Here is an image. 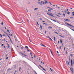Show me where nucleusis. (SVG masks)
Listing matches in <instances>:
<instances>
[{
  "label": "nucleus",
  "instance_id": "nucleus-1",
  "mask_svg": "<svg viewBox=\"0 0 74 74\" xmlns=\"http://www.w3.org/2000/svg\"><path fill=\"white\" fill-rule=\"evenodd\" d=\"M65 24H66V25H67V26H71V27H73L74 28V26L71 25V24H70L67 23H66Z\"/></svg>",
  "mask_w": 74,
  "mask_h": 74
},
{
  "label": "nucleus",
  "instance_id": "nucleus-2",
  "mask_svg": "<svg viewBox=\"0 0 74 74\" xmlns=\"http://www.w3.org/2000/svg\"><path fill=\"white\" fill-rule=\"evenodd\" d=\"M71 66H73V64H74V60H71Z\"/></svg>",
  "mask_w": 74,
  "mask_h": 74
},
{
  "label": "nucleus",
  "instance_id": "nucleus-3",
  "mask_svg": "<svg viewBox=\"0 0 74 74\" xmlns=\"http://www.w3.org/2000/svg\"><path fill=\"white\" fill-rule=\"evenodd\" d=\"M47 14L48 15H49L50 16H53V17H54V16H53V15H52L51 14H52V13H51V14L48 13H47Z\"/></svg>",
  "mask_w": 74,
  "mask_h": 74
},
{
  "label": "nucleus",
  "instance_id": "nucleus-4",
  "mask_svg": "<svg viewBox=\"0 0 74 74\" xmlns=\"http://www.w3.org/2000/svg\"><path fill=\"white\" fill-rule=\"evenodd\" d=\"M70 70L71 71L72 73H73L74 71V70H73V68H72L71 67L70 69Z\"/></svg>",
  "mask_w": 74,
  "mask_h": 74
},
{
  "label": "nucleus",
  "instance_id": "nucleus-5",
  "mask_svg": "<svg viewBox=\"0 0 74 74\" xmlns=\"http://www.w3.org/2000/svg\"><path fill=\"white\" fill-rule=\"evenodd\" d=\"M20 53H21V55H23V56H27V55L24 54L22 52H20Z\"/></svg>",
  "mask_w": 74,
  "mask_h": 74
},
{
  "label": "nucleus",
  "instance_id": "nucleus-6",
  "mask_svg": "<svg viewBox=\"0 0 74 74\" xmlns=\"http://www.w3.org/2000/svg\"><path fill=\"white\" fill-rule=\"evenodd\" d=\"M60 42L61 44H62V43H63V40H62V39H60Z\"/></svg>",
  "mask_w": 74,
  "mask_h": 74
},
{
  "label": "nucleus",
  "instance_id": "nucleus-7",
  "mask_svg": "<svg viewBox=\"0 0 74 74\" xmlns=\"http://www.w3.org/2000/svg\"><path fill=\"white\" fill-rule=\"evenodd\" d=\"M65 21H69V22L70 21V20H69L68 19H66V20H64Z\"/></svg>",
  "mask_w": 74,
  "mask_h": 74
},
{
  "label": "nucleus",
  "instance_id": "nucleus-8",
  "mask_svg": "<svg viewBox=\"0 0 74 74\" xmlns=\"http://www.w3.org/2000/svg\"><path fill=\"white\" fill-rule=\"evenodd\" d=\"M45 4H47V3H48V1H45Z\"/></svg>",
  "mask_w": 74,
  "mask_h": 74
},
{
  "label": "nucleus",
  "instance_id": "nucleus-9",
  "mask_svg": "<svg viewBox=\"0 0 74 74\" xmlns=\"http://www.w3.org/2000/svg\"><path fill=\"white\" fill-rule=\"evenodd\" d=\"M48 28L49 29H52V27L49 26V27H48Z\"/></svg>",
  "mask_w": 74,
  "mask_h": 74
},
{
  "label": "nucleus",
  "instance_id": "nucleus-10",
  "mask_svg": "<svg viewBox=\"0 0 74 74\" xmlns=\"http://www.w3.org/2000/svg\"><path fill=\"white\" fill-rule=\"evenodd\" d=\"M38 10V8H35L34 9V11H35V10Z\"/></svg>",
  "mask_w": 74,
  "mask_h": 74
},
{
  "label": "nucleus",
  "instance_id": "nucleus-11",
  "mask_svg": "<svg viewBox=\"0 0 74 74\" xmlns=\"http://www.w3.org/2000/svg\"><path fill=\"white\" fill-rule=\"evenodd\" d=\"M51 20H52V21H53L55 22H57V21H56L55 20H52V19H51Z\"/></svg>",
  "mask_w": 74,
  "mask_h": 74
},
{
  "label": "nucleus",
  "instance_id": "nucleus-12",
  "mask_svg": "<svg viewBox=\"0 0 74 74\" xmlns=\"http://www.w3.org/2000/svg\"><path fill=\"white\" fill-rule=\"evenodd\" d=\"M49 10H53V9H52L50 7V8H49Z\"/></svg>",
  "mask_w": 74,
  "mask_h": 74
},
{
  "label": "nucleus",
  "instance_id": "nucleus-13",
  "mask_svg": "<svg viewBox=\"0 0 74 74\" xmlns=\"http://www.w3.org/2000/svg\"><path fill=\"white\" fill-rule=\"evenodd\" d=\"M25 48L26 49H28V47L27 46H25Z\"/></svg>",
  "mask_w": 74,
  "mask_h": 74
},
{
  "label": "nucleus",
  "instance_id": "nucleus-14",
  "mask_svg": "<svg viewBox=\"0 0 74 74\" xmlns=\"http://www.w3.org/2000/svg\"><path fill=\"white\" fill-rule=\"evenodd\" d=\"M40 27L41 29H42V26L41 25H40Z\"/></svg>",
  "mask_w": 74,
  "mask_h": 74
},
{
  "label": "nucleus",
  "instance_id": "nucleus-15",
  "mask_svg": "<svg viewBox=\"0 0 74 74\" xmlns=\"http://www.w3.org/2000/svg\"><path fill=\"white\" fill-rule=\"evenodd\" d=\"M39 66H40V67H41V68H42H42H43V67H42V66H41L40 65H39Z\"/></svg>",
  "mask_w": 74,
  "mask_h": 74
},
{
  "label": "nucleus",
  "instance_id": "nucleus-16",
  "mask_svg": "<svg viewBox=\"0 0 74 74\" xmlns=\"http://www.w3.org/2000/svg\"><path fill=\"white\" fill-rule=\"evenodd\" d=\"M56 16H58V17H59L60 18V16L57 14H56Z\"/></svg>",
  "mask_w": 74,
  "mask_h": 74
},
{
  "label": "nucleus",
  "instance_id": "nucleus-17",
  "mask_svg": "<svg viewBox=\"0 0 74 74\" xmlns=\"http://www.w3.org/2000/svg\"><path fill=\"white\" fill-rule=\"evenodd\" d=\"M69 61L70 62V61H71V59H70V56H69Z\"/></svg>",
  "mask_w": 74,
  "mask_h": 74
},
{
  "label": "nucleus",
  "instance_id": "nucleus-18",
  "mask_svg": "<svg viewBox=\"0 0 74 74\" xmlns=\"http://www.w3.org/2000/svg\"><path fill=\"white\" fill-rule=\"evenodd\" d=\"M67 14H68V15H69V14H70V12H68Z\"/></svg>",
  "mask_w": 74,
  "mask_h": 74
},
{
  "label": "nucleus",
  "instance_id": "nucleus-19",
  "mask_svg": "<svg viewBox=\"0 0 74 74\" xmlns=\"http://www.w3.org/2000/svg\"><path fill=\"white\" fill-rule=\"evenodd\" d=\"M30 54L31 55V56H32V52L30 53Z\"/></svg>",
  "mask_w": 74,
  "mask_h": 74
},
{
  "label": "nucleus",
  "instance_id": "nucleus-20",
  "mask_svg": "<svg viewBox=\"0 0 74 74\" xmlns=\"http://www.w3.org/2000/svg\"><path fill=\"white\" fill-rule=\"evenodd\" d=\"M54 41H55L56 40V39H55V37H54Z\"/></svg>",
  "mask_w": 74,
  "mask_h": 74
},
{
  "label": "nucleus",
  "instance_id": "nucleus-21",
  "mask_svg": "<svg viewBox=\"0 0 74 74\" xmlns=\"http://www.w3.org/2000/svg\"><path fill=\"white\" fill-rule=\"evenodd\" d=\"M40 45H41V46H43V45H44L42 44L41 43V44H40Z\"/></svg>",
  "mask_w": 74,
  "mask_h": 74
},
{
  "label": "nucleus",
  "instance_id": "nucleus-22",
  "mask_svg": "<svg viewBox=\"0 0 74 74\" xmlns=\"http://www.w3.org/2000/svg\"><path fill=\"white\" fill-rule=\"evenodd\" d=\"M37 24L38 25V26H39V24H38V22L37 21Z\"/></svg>",
  "mask_w": 74,
  "mask_h": 74
},
{
  "label": "nucleus",
  "instance_id": "nucleus-23",
  "mask_svg": "<svg viewBox=\"0 0 74 74\" xmlns=\"http://www.w3.org/2000/svg\"><path fill=\"white\" fill-rule=\"evenodd\" d=\"M42 69H43V70H44V71H46V70H45V69H44V68H43Z\"/></svg>",
  "mask_w": 74,
  "mask_h": 74
},
{
  "label": "nucleus",
  "instance_id": "nucleus-24",
  "mask_svg": "<svg viewBox=\"0 0 74 74\" xmlns=\"http://www.w3.org/2000/svg\"><path fill=\"white\" fill-rule=\"evenodd\" d=\"M61 47H63V43H62V44Z\"/></svg>",
  "mask_w": 74,
  "mask_h": 74
},
{
  "label": "nucleus",
  "instance_id": "nucleus-25",
  "mask_svg": "<svg viewBox=\"0 0 74 74\" xmlns=\"http://www.w3.org/2000/svg\"><path fill=\"white\" fill-rule=\"evenodd\" d=\"M71 57H73V54H71Z\"/></svg>",
  "mask_w": 74,
  "mask_h": 74
},
{
  "label": "nucleus",
  "instance_id": "nucleus-26",
  "mask_svg": "<svg viewBox=\"0 0 74 74\" xmlns=\"http://www.w3.org/2000/svg\"><path fill=\"white\" fill-rule=\"evenodd\" d=\"M3 36H5V37L6 36H5V35L4 34L3 35Z\"/></svg>",
  "mask_w": 74,
  "mask_h": 74
},
{
  "label": "nucleus",
  "instance_id": "nucleus-27",
  "mask_svg": "<svg viewBox=\"0 0 74 74\" xmlns=\"http://www.w3.org/2000/svg\"><path fill=\"white\" fill-rule=\"evenodd\" d=\"M49 3H50L51 5H53L52 4H51V2L49 3Z\"/></svg>",
  "mask_w": 74,
  "mask_h": 74
},
{
  "label": "nucleus",
  "instance_id": "nucleus-28",
  "mask_svg": "<svg viewBox=\"0 0 74 74\" xmlns=\"http://www.w3.org/2000/svg\"><path fill=\"white\" fill-rule=\"evenodd\" d=\"M19 71H20V70H21V67H19Z\"/></svg>",
  "mask_w": 74,
  "mask_h": 74
},
{
  "label": "nucleus",
  "instance_id": "nucleus-29",
  "mask_svg": "<svg viewBox=\"0 0 74 74\" xmlns=\"http://www.w3.org/2000/svg\"><path fill=\"white\" fill-rule=\"evenodd\" d=\"M49 39H50V40H51L52 41V39H51V38H49Z\"/></svg>",
  "mask_w": 74,
  "mask_h": 74
},
{
  "label": "nucleus",
  "instance_id": "nucleus-30",
  "mask_svg": "<svg viewBox=\"0 0 74 74\" xmlns=\"http://www.w3.org/2000/svg\"><path fill=\"white\" fill-rule=\"evenodd\" d=\"M40 5H42V3H40Z\"/></svg>",
  "mask_w": 74,
  "mask_h": 74
},
{
  "label": "nucleus",
  "instance_id": "nucleus-31",
  "mask_svg": "<svg viewBox=\"0 0 74 74\" xmlns=\"http://www.w3.org/2000/svg\"><path fill=\"white\" fill-rule=\"evenodd\" d=\"M23 62H24V63H26V62L25 61H23Z\"/></svg>",
  "mask_w": 74,
  "mask_h": 74
},
{
  "label": "nucleus",
  "instance_id": "nucleus-32",
  "mask_svg": "<svg viewBox=\"0 0 74 74\" xmlns=\"http://www.w3.org/2000/svg\"><path fill=\"white\" fill-rule=\"evenodd\" d=\"M9 47H10V45H8V48H9Z\"/></svg>",
  "mask_w": 74,
  "mask_h": 74
},
{
  "label": "nucleus",
  "instance_id": "nucleus-33",
  "mask_svg": "<svg viewBox=\"0 0 74 74\" xmlns=\"http://www.w3.org/2000/svg\"><path fill=\"white\" fill-rule=\"evenodd\" d=\"M48 11H49V12H51V11L50 10H48Z\"/></svg>",
  "mask_w": 74,
  "mask_h": 74
},
{
  "label": "nucleus",
  "instance_id": "nucleus-34",
  "mask_svg": "<svg viewBox=\"0 0 74 74\" xmlns=\"http://www.w3.org/2000/svg\"><path fill=\"white\" fill-rule=\"evenodd\" d=\"M39 19H40V20H42V18H39Z\"/></svg>",
  "mask_w": 74,
  "mask_h": 74
},
{
  "label": "nucleus",
  "instance_id": "nucleus-35",
  "mask_svg": "<svg viewBox=\"0 0 74 74\" xmlns=\"http://www.w3.org/2000/svg\"><path fill=\"white\" fill-rule=\"evenodd\" d=\"M3 22H2V23H1V25H3Z\"/></svg>",
  "mask_w": 74,
  "mask_h": 74
},
{
  "label": "nucleus",
  "instance_id": "nucleus-36",
  "mask_svg": "<svg viewBox=\"0 0 74 74\" xmlns=\"http://www.w3.org/2000/svg\"><path fill=\"white\" fill-rule=\"evenodd\" d=\"M34 72L36 74H37V73L36 72V71H34Z\"/></svg>",
  "mask_w": 74,
  "mask_h": 74
},
{
  "label": "nucleus",
  "instance_id": "nucleus-37",
  "mask_svg": "<svg viewBox=\"0 0 74 74\" xmlns=\"http://www.w3.org/2000/svg\"><path fill=\"white\" fill-rule=\"evenodd\" d=\"M50 51H51V53H52V51H51V49H50Z\"/></svg>",
  "mask_w": 74,
  "mask_h": 74
},
{
  "label": "nucleus",
  "instance_id": "nucleus-38",
  "mask_svg": "<svg viewBox=\"0 0 74 74\" xmlns=\"http://www.w3.org/2000/svg\"><path fill=\"white\" fill-rule=\"evenodd\" d=\"M63 15L64 16H65V14L64 13L63 14Z\"/></svg>",
  "mask_w": 74,
  "mask_h": 74
},
{
  "label": "nucleus",
  "instance_id": "nucleus-39",
  "mask_svg": "<svg viewBox=\"0 0 74 74\" xmlns=\"http://www.w3.org/2000/svg\"><path fill=\"white\" fill-rule=\"evenodd\" d=\"M8 59V57H7L6 58V59H7H7Z\"/></svg>",
  "mask_w": 74,
  "mask_h": 74
},
{
  "label": "nucleus",
  "instance_id": "nucleus-40",
  "mask_svg": "<svg viewBox=\"0 0 74 74\" xmlns=\"http://www.w3.org/2000/svg\"><path fill=\"white\" fill-rule=\"evenodd\" d=\"M66 64H68V61H66Z\"/></svg>",
  "mask_w": 74,
  "mask_h": 74
},
{
  "label": "nucleus",
  "instance_id": "nucleus-41",
  "mask_svg": "<svg viewBox=\"0 0 74 74\" xmlns=\"http://www.w3.org/2000/svg\"><path fill=\"white\" fill-rule=\"evenodd\" d=\"M69 62H68V66H69Z\"/></svg>",
  "mask_w": 74,
  "mask_h": 74
},
{
  "label": "nucleus",
  "instance_id": "nucleus-42",
  "mask_svg": "<svg viewBox=\"0 0 74 74\" xmlns=\"http://www.w3.org/2000/svg\"><path fill=\"white\" fill-rule=\"evenodd\" d=\"M43 47H46V46L45 45H43Z\"/></svg>",
  "mask_w": 74,
  "mask_h": 74
},
{
  "label": "nucleus",
  "instance_id": "nucleus-43",
  "mask_svg": "<svg viewBox=\"0 0 74 74\" xmlns=\"http://www.w3.org/2000/svg\"><path fill=\"white\" fill-rule=\"evenodd\" d=\"M60 49H61V46H60Z\"/></svg>",
  "mask_w": 74,
  "mask_h": 74
},
{
  "label": "nucleus",
  "instance_id": "nucleus-44",
  "mask_svg": "<svg viewBox=\"0 0 74 74\" xmlns=\"http://www.w3.org/2000/svg\"><path fill=\"white\" fill-rule=\"evenodd\" d=\"M71 29L72 30H73V31H74V29Z\"/></svg>",
  "mask_w": 74,
  "mask_h": 74
},
{
  "label": "nucleus",
  "instance_id": "nucleus-45",
  "mask_svg": "<svg viewBox=\"0 0 74 74\" xmlns=\"http://www.w3.org/2000/svg\"><path fill=\"white\" fill-rule=\"evenodd\" d=\"M57 53H58V54L59 53V52H58V51H57Z\"/></svg>",
  "mask_w": 74,
  "mask_h": 74
},
{
  "label": "nucleus",
  "instance_id": "nucleus-46",
  "mask_svg": "<svg viewBox=\"0 0 74 74\" xmlns=\"http://www.w3.org/2000/svg\"><path fill=\"white\" fill-rule=\"evenodd\" d=\"M1 45V46H3V45H4V44H2Z\"/></svg>",
  "mask_w": 74,
  "mask_h": 74
},
{
  "label": "nucleus",
  "instance_id": "nucleus-47",
  "mask_svg": "<svg viewBox=\"0 0 74 74\" xmlns=\"http://www.w3.org/2000/svg\"><path fill=\"white\" fill-rule=\"evenodd\" d=\"M69 11V9H67V10H66V11Z\"/></svg>",
  "mask_w": 74,
  "mask_h": 74
},
{
  "label": "nucleus",
  "instance_id": "nucleus-48",
  "mask_svg": "<svg viewBox=\"0 0 74 74\" xmlns=\"http://www.w3.org/2000/svg\"><path fill=\"white\" fill-rule=\"evenodd\" d=\"M7 31L8 32H9V30H8V29L7 30Z\"/></svg>",
  "mask_w": 74,
  "mask_h": 74
},
{
  "label": "nucleus",
  "instance_id": "nucleus-49",
  "mask_svg": "<svg viewBox=\"0 0 74 74\" xmlns=\"http://www.w3.org/2000/svg\"><path fill=\"white\" fill-rule=\"evenodd\" d=\"M8 37L9 38H10V36H8Z\"/></svg>",
  "mask_w": 74,
  "mask_h": 74
},
{
  "label": "nucleus",
  "instance_id": "nucleus-50",
  "mask_svg": "<svg viewBox=\"0 0 74 74\" xmlns=\"http://www.w3.org/2000/svg\"><path fill=\"white\" fill-rule=\"evenodd\" d=\"M72 14H74V12H72Z\"/></svg>",
  "mask_w": 74,
  "mask_h": 74
},
{
  "label": "nucleus",
  "instance_id": "nucleus-51",
  "mask_svg": "<svg viewBox=\"0 0 74 74\" xmlns=\"http://www.w3.org/2000/svg\"><path fill=\"white\" fill-rule=\"evenodd\" d=\"M64 50L65 51H66V49H65V47L64 48Z\"/></svg>",
  "mask_w": 74,
  "mask_h": 74
},
{
  "label": "nucleus",
  "instance_id": "nucleus-52",
  "mask_svg": "<svg viewBox=\"0 0 74 74\" xmlns=\"http://www.w3.org/2000/svg\"><path fill=\"white\" fill-rule=\"evenodd\" d=\"M58 44H59V41H58Z\"/></svg>",
  "mask_w": 74,
  "mask_h": 74
},
{
  "label": "nucleus",
  "instance_id": "nucleus-53",
  "mask_svg": "<svg viewBox=\"0 0 74 74\" xmlns=\"http://www.w3.org/2000/svg\"><path fill=\"white\" fill-rule=\"evenodd\" d=\"M27 51L28 52H29V50L28 49H27Z\"/></svg>",
  "mask_w": 74,
  "mask_h": 74
},
{
  "label": "nucleus",
  "instance_id": "nucleus-54",
  "mask_svg": "<svg viewBox=\"0 0 74 74\" xmlns=\"http://www.w3.org/2000/svg\"><path fill=\"white\" fill-rule=\"evenodd\" d=\"M45 24L47 25V24H45V23H43V25H45Z\"/></svg>",
  "mask_w": 74,
  "mask_h": 74
},
{
  "label": "nucleus",
  "instance_id": "nucleus-55",
  "mask_svg": "<svg viewBox=\"0 0 74 74\" xmlns=\"http://www.w3.org/2000/svg\"><path fill=\"white\" fill-rule=\"evenodd\" d=\"M6 35H7V36H8V34H7V33H6Z\"/></svg>",
  "mask_w": 74,
  "mask_h": 74
},
{
  "label": "nucleus",
  "instance_id": "nucleus-56",
  "mask_svg": "<svg viewBox=\"0 0 74 74\" xmlns=\"http://www.w3.org/2000/svg\"><path fill=\"white\" fill-rule=\"evenodd\" d=\"M55 33H56V34H58V33L57 32H55Z\"/></svg>",
  "mask_w": 74,
  "mask_h": 74
},
{
  "label": "nucleus",
  "instance_id": "nucleus-57",
  "mask_svg": "<svg viewBox=\"0 0 74 74\" xmlns=\"http://www.w3.org/2000/svg\"><path fill=\"white\" fill-rule=\"evenodd\" d=\"M11 70V69H8V70Z\"/></svg>",
  "mask_w": 74,
  "mask_h": 74
},
{
  "label": "nucleus",
  "instance_id": "nucleus-58",
  "mask_svg": "<svg viewBox=\"0 0 74 74\" xmlns=\"http://www.w3.org/2000/svg\"><path fill=\"white\" fill-rule=\"evenodd\" d=\"M41 3H43V1H41Z\"/></svg>",
  "mask_w": 74,
  "mask_h": 74
},
{
  "label": "nucleus",
  "instance_id": "nucleus-59",
  "mask_svg": "<svg viewBox=\"0 0 74 74\" xmlns=\"http://www.w3.org/2000/svg\"><path fill=\"white\" fill-rule=\"evenodd\" d=\"M58 8H60V7H58Z\"/></svg>",
  "mask_w": 74,
  "mask_h": 74
},
{
  "label": "nucleus",
  "instance_id": "nucleus-60",
  "mask_svg": "<svg viewBox=\"0 0 74 74\" xmlns=\"http://www.w3.org/2000/svg\"><path fill=\"white\" fill-rule=\"evenodd\" d=\"M58 14H59L60 15H61V14H60V13H58Z\"/></svg>",
  "mask_w": 74,
  "mask_h": 74
},
{
  "label": "nucleus",
  "instance_id": "nucleus-61",
  "mask_svg": "<svg viewBox=\"0 0 74 74\" xmlns=\"http://www.w3.org/2000/svg\"><path fill=\"white\" fill-rule=\"evenodd\" d=\"M45 3V2H43V4H44Z\"/></svg>",
  "mask_w": 74,
  "mask_h": 74
},
{
  "label": "nucleus",
  "instance_id": "nucleus-62",
  "mask_svg": "<svg viewBox=\"0 0 74 74\" xmlns=\"http://www.w3.org/2000/svg\"><path fill=\"white\" fill-rule=\"evenodd\" d=\"M47 7V8H50V7Z\"/></svg>",
  "mask_w": 74,
  "mask_h": 74
},
{
  "label": "nucleus",
  "instance_id": "nucleus-63",
  "mask_svg": "<svg viewBox=\"0 0 74 74\" xmlns=\"http://www.w3.org/2000/svg\"><path fill=\"white\" fill-rule=\"evenodd\" d=\"M27 21L28 22H29V20H27Z\"/></svg>",
  "mask_w": 74,
  "mask_h": 74
},
{
  "label": "nucleus",
  "instance_id": "nucleus-64",
  "mask_svg": "<svg viewBox=\"0 0 74 74\" xmlns=\"http://www.w3.org/2000/svg\"><path fill=\"white\" fill-rule=\"evenodd\" d=\"M21 49H23V48L22 47H21Z\"/></svg>",
  "mask_w": 74,
  "mask_h": 74
}]
</instances>
